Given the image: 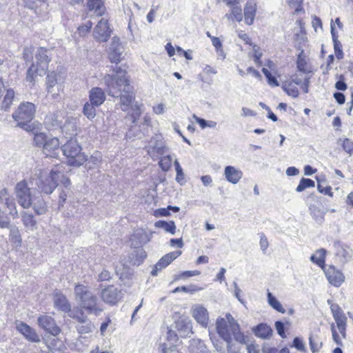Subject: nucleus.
<instances>
[{
    "mask_svg": "<svg viewBox=\"0 0 353 353\" xmlns=\"http://www.w3.org/2000/svg\"><path fill=\"white\" fill-rule=\"evenodd\" d=\"M268 303V304L277 312L284 314L285 312V310L281 305V303L276 299V298L273 296V294L268 292L267 294Z\"/></svg>",
    "mask_w": 353,
    "mask_h": 353,
    "instance_id": "a19ab883",
    "label": "nucleus"
},
{
    "mask_svg": "<svg viewBox=\"0 0 353 353\" xmlns=\"http://www.w3.org/2000/svg\"><path fill=\"white\" fill-rule=\"evenodd\" d=\"M256 12V3L254 0H248L244 7L245 23L250 26L254 23Z\"/></svg>",
    "mask_w": 353,
    "mask_h": 353,
    "instance_id": "393cba45",
    "label": "nucleus"
},
{
    "mask_svg": "<svg viewBox=\"0 0 353 353\" xmlns=\"http://www.w3.org/2000/svg\"><path fill=\"white\" fill-rule=\"evenodd\" d=\"M334 249L335 257L340 263L343 265L352 259L353 250L347 245L341 241H335Z\"/></svg>",
    "mask_w": 353,
    "mask_h": 353,
    "instance_id": "f8f14e48",
    "label": "nucleus"
},
{
    "mask_svg": "<svg viewBox=\"0 0 353 353\" xmlns=\"http://www.w3.org/2000/svg\"><path fill=\"white\" fill-rule=\"evenodd\" d=\"M145 149L148 154L154 160L158 159L159 156L164 154L168 151V148L163 141L161 134H155L152 137L145 146Z\"/></svg>",
    "mask_w": 353,
    "mask_h": 353,
    "instance_id": "6e6552de",
    "label": "nucleus"
},
{
    "mask_svg": "<svg viewBox=\"0 0 353 353\" xmlns=\"http://www.w3.org/2000/svg\"><path fill=\"white\" fill-rule=\"evenodd\" d=\"M61 149L70 166L80 167L88 160V156L81 152L82 148L75 139H69Z\"/></svg>",
    "mask_w": 353,
    "mask_h": 353,
    "instance_id": "20e7f679",
    "label": "nucleus"
},
{
    "mask_svg": "<svg viewBox=\"0 0 353 353\" xmlns=\"http://www.w3.org/2000/svg\"><path fill=\"white\" fill-rule=\"evenodd\" d=\"M174 164L176 172V180L179 183H181V181L183 179V177H184L183 169L181 167V165H180V164H179V161L177 160L174 161Z\"/></svg>",
    "mask_w": 353,
    "mask_h": 353,
    "instance_id": "680f3d73",
    "label": "nucleus"
},
{
    "mask_svg": "<svg viewBox=\"0 0 353 353\" xmlns=\"http://www.w3.org/2000/svg\"><path fill=\"white\" fill-rule=\"evenodd\" d=\"M151 238L152 233H148L143 229L139 228L134 230L130 240L132 245L137 247L147 243Z\"/></svg>",
    "mask_w": 353,
    "mask_h": 353,
    "instance_id": "5701e85b",
    "label": "nucleus"
},
{
    "mask_svg": "<svg viewBox=\"0 0 353 353\" xmlns=\"http://www.w3.org/2000/svg\"><path fill=\"white\" fill-rule=\"evenodd\" d=\"M101 154L99 152H95L88 160L85 167L88 169H92L98 167L101 162Z\"/></svg>",
    "mask_w": 353,
    "mask_h": 353,
    "instance_id": "37998d69",
    "label": "nucleus"
},
{
    "mask_svg": "<svg viewBox=\"0 0 353 353\" xmlns=\"http://www.w3.org/2000/svg\"><path fill=\"white\" fill-rule=\"evenodd\" d=\"M254 334L263 339H269L272 334V328L265 323H261L253 329Z\"/></svg>",
    "mask_w": 353,
    "mask_h": 353,
    "instance_id": "2f4dec72",
    "label": "nucleus"
},
{
    "mask_svg": "<svg viewBox=\"0 0 353 353\" xmlns=\"http://www.w3.org/2000/svg\"><path fill=\"white\" fill-rule=\"evenodd\" d=\"M182 252L180 250L171 252L168 254H166L163 257L160 259V260L156 263L153 270L151 272V274L153 276H156L158 274V272L161 270L165 268L168 265H170L174 259L178 258Z\"/></svg>",
    "mask_w": 353,
    "mask_h": 353,
    "instance_id": "6ab92c4d",
    "label": "nucleus"
},
{
    "mask_svg": "<svg viewBox=\"0 0 353 353\" xmlns=\"http://www.w3.org/2000/svg\"><path fill=\"white\" fill-rule=\"evenodd\" d=\"M34 64L39 68L40 76L46 74L48 68V64L51 61V51L44 48H37L35 52Z\"/></svg>",
    "mask_w": 353,
    "mask_h": 353,
    "instance_id": "9b49d317",
    "label": "nucleus"
},
{
    "mask_svg": "<svg viewBox=\"0 0 353 353\" xmlns=\"http://www.w3.org/2000/svg\"><path fill=\"white\" fill-rule=\"evenodd\" d=\"M103 81L108 94L113 97H119V95L123 92V87L130 84L126 77H115L111 74L105 75Z\"/></svg>",
    "mask_w": 353,
    "mask_h": 353,
    "instance_id": "0eeeda50",
    "label": "nucleus"
},
{
    "mask_svg": "<svg viewBox=\"0 0 353 353\" xmlns=\"http://www.w3.org/2000/svg\"><path fill=\"white\" fill-rule=\"evenodd\" d=\"M119 97L120 98L119 105L121 109L123 112L128 111L135 99L133 88L130 84L125 85Z\"/></svg>",
    "mask_w": 353,
    "mask_h": 353,
    "instance_id": "dca6fc26",
    "label": "nucleus"
},
{
    "mask_svg": "<svg viewBox=\"0 0 353 353\" xmlns=\"http://www.w3.org/2000/svg\"><path fill=\"white\" fill-rule=\"evenodd\" d=\"M37 323L40 327L53 336H57L61 332L52 316L41 315L37 319Z\"/></svg>",
    "mask_w": 353,
    "mask_h": 353,
    "instance_id": "a211bd4d",
    "label": "nucleus"
},
{
    "mask_svg": "<svg viewBox=\"0 0 353 353\" xmlns=\"http://www.w3.org/2000/svg\"><path fill=\"white\" fill-rule=\"evenodd\" d=\"M259 245L261 250L265 252L269 247L268 240L263 233L260 234V241Z\"/></svg>",
    "mask_w": 353,
    "mask_h": 353,
    "instance_id": "0e129e2a",
    "label": "nucleus"
},
{
    "mask_svg": "<svg viewBox=\"0 0 353 353\" xmlns=\"http://www.w3.org/2000/svg\"><path fill=\"white\" fill-rule=\"evenodd\" d=\"M16 328L28 341L33 343L40 341V336L36 331L28 324L22 321L16 322Z\"/></svg>",
    "mask_w": 353,
    "mask_h": 353,
    "instance_id": "4be33fe9",
    "label": "nucleus"
},
{
    "mask_svg": "<svg viewBox=\"0 0 353 353\" xmlns=\"http://www.w3.org/2000/svg\"><path fill=\"white\" fill-rule=\"evenodd\" d=\"M230 8V12L227 13L225 17L229 20L240 22L243 20V13L239 1L228 5Z\"/></svg>",
    "mask_w": 353,
    "mask_h": 353,
    "instance_id": "bb28decb",
    "label": "nucleus"
},
{
    "mask_svg": "<svg viewBox=\"0 0 353 353\" xmlns=\"http://www.w3.org/2000/svg\"><path fill=\"white\" fill-rule=\"evenodd\" d=\"M100 297L105 303L115 305L122 299L123 294L118 288L110 285L101 289Z\"/></svg>",
    "mask_w": 353,
    "mask_h": 353,
    "instance_id": "9d476101",
    "label": "nucleus"
},
{
    "mask_svg": "<svg viewBox=\"0 0 353 353\" xmlns=\"http://www.w3.org/2000/svg\"><path fill=\"white\" fill-rule=\"evenodd\" d=\"M36 74L40 76L39 68L37 67L34 63H32L27 72L26 81L29 82L34 81Z\"/></svg>",
    "mask_w": 353,
    "mask_h": 353,
    "instance_id": "8fccbe9b",
    "label": "nucleus"
},
{
    "mask_svg": "<svg viewBox=\"0 0 353 353\" xmlns=\"http://www.w3.org/2000/svg\"><path fill=\"white\" fill-rule=\"evenodd\" d=\"M282 88L288 95L293 98H296L299 95V91L297 87L293 84V81H285L282 84Z\"/></svg>",
    "mask_w": 353,
    "mask_h": 353,
    "instance_id": "4c0bfd02",
    "label": "nucleus"
},
{
    "mask_svg": "<svg viewBox=\"0 0 353 353\" xmlns=\"http://www.w3.org/2000/svg\"><path fill=\"white\" fill-rule=\"evenodd\" d=\"M146 257V253L141 246H137L129 255V263L132 265H140Z\"/></svg>",
    "mask_w": 353,
    "mask_h": 353,
    "instance_id": "cd10ccee",
    "label": "nucleus"
},
{
    "mask_svg": "<svg viewBox=\"0 0 353 353\" xmlns=\"http://www.w3.org/2000/svg\"><path fill=\"white\" fill-rule=\"evenodd\" d=\"M34 142L36 146L42 148L43 153L47 157H58L60 148L59 139L48 137L43 132H37L34 135Z\"/></svg>",
    "mask_w": 353,
    "mask_h": 353,
    "instance_id": "39448f33",
    "label": "nucleus"
},
{
    "mask_svg": "<svg viewBox=\"0 0 353 353\" xmlns=\"http://www.w3.org/2000/svg\"><path fill=\"white\" fill-rule=\"evenodd\" d=\"M134 112L131 114V118L132 120V123H135L139 119L141 115V110L139 105L138 104H135L133 108Z\"/></svg>",
    "mask_w": 353,
    "mask_h": 353,
    "instance_id": "338daca9",
    "label": "nucleus"
},
{
    "mask_svg": "<svg viewBox=\"0 0 353 353\" xmlns=\"http://www.w3.org/2000/svg\"><path fill=\"white\" fill-rule=\"evenodd\" d=\"M172 159L170 155L162 157L159 162V167L164 172H168L172 165Z\"/></svg>",
    "mask_w": 353,
    "mask_h": 353,
    "instance_id": "3c124183",
    "label": "nucleus"
},
{
    "mask_svg": "<svg viewBox=\"0 0 353 353\" xmlns=\"http://www.w3.org/2000/svg\"><path fill=\"white\" fill-rule=\"evenodd\" d=\"M89 99L90 103L96 106H100L105 100V94L101 88L95 87L90 90Z\"/></svg>",
    "mask_w": 353,
    "mask_h": 353,
    "instance_id": "c85d7f7f",
    "label": "nucleus"
},
{
    "mask_svg": "<svg viewBox=\"0 0 353 353\" xmlns=\"http://www.w3.org/2000/svg\"><path fill=\"white\" fill-rule=\"evenodd\" d=\"M262 72L267 78L268 83L272 87L279 86V82L276 78L273 76L267 68H262Z\"/></svg>",
    "mask_w": 353,
    "mask_h": 353,
    "instance_id": "864d4df0",
    "label": "nucleus"
},
{
    "mask_svg": "<svg viewBox=\"0 0 353 353\" xmlns=\"http://www.w3.org/2000/svg\"><path fill=\"white\" fill-rule=\"evenodd\" d=\"M191 314L195 321L203 327H207L209 323V313L202 305L196 304L192 307Z\"/></svg>",
    "mask_w": 353,
    "mask_h": 353,
    "instance_id": "aec40b11",
    "label": "nucleus"
},
{
    "mask_svg": "<svg viewBox=\"0 0 353 353\" xmlns=\"http://www.w3.org/2000/svg\"><path fill=\"white\" fill-rule=\"evenodd\" d=\"M63 165H57L50 172L37 169L32 177V183L37 186V190L43 194H50L61 184H68L69 179L62 171Z\"/></svg>",
    "mask_w": 353,
    "mask_h": 353,
    "instance_id": "f257e3e1",
    "label": "nucleus"
},
{
    "mask_svg": "<svg viewBox=\"0 0 353 353\" xmlns=\"http://www.w3.org/2000/svg\"><path fill=\"white\" fill-rule=\"evenodd\" d=\"M191 353H208V350L204 343L200 339H192L190 343Z\"/></svg>",
    "mask_w": 353,
    "mask_h": 353,
    "instance_id": "c9c22d12",
    "label": "nucleus"
},
{
    "mask_svg": "<svg viewBox=\"0 0 353 353\" xmlns=\"http://www.w3.org/2000/svg\"><path fill=\"white\" fill-rule=\"evenodd\" d=\"M10 230L9 239L12 245L19 248L21 245V237L19 228L15 225H11L8 228Z\"/></svg>",
    "mask_w": 353,
    "mask_h": 353,
    "instance_id": "473e14b6",
    "label": "nucleus"
},
{
    "mask_svg": "<svg viewBox=\"0 0 353 353\" xmlns=\"http://www.w3.org/2000/svg\"><path fill=\"white\" fill-rule=\"evenodd\" d=\"M15 194L19 204L25 209L31 207V201L34 196L30 192V188H28L26 181H21L17 183L15 186Z\"/></svg>",
    "mask_w": 353,
    "mask_h": 353,
    "instance_id": "1a4fd4ad",
    "label": "nucleus"
},
{
    "mask_svg": "<svg viewBox=\"0 0 353 353\" xmlns=\"http://www.w3.org/2000/svg\"><path fill=\"white\" fill-rule=\"evenodd\" d=\"M170 214L168 206L167 208H159L154 212V215L156 217L168 216Z\"/></svg>",
    "mask_w": 353,
    "mask_h": 353,
    "instance_id": "69168bd1",
    "label": "nucleus"
},
{
    "mask_svg": "<svg viewBox=\"0 0 353 353\" xmlns=\"http://www.w3.org/2000/svg\"><path fill=\"white\" fill-rule=\"evenodd\" d=\"M31 206L32 207L34 212L38 215H42L48 211V206L46 202L41 196H34L31 201Z\"/></svg>",
    "mask_w": 353,
    "mask_h": 353,
    "instance_id": "c756f323",
    "label": "nucleus"
},
{
    "mask_svg": "<svg viewBox=\"0 0 353 353\" xmlns=\"http://www.w3.org/2000/svg\"><path fill=\"white\" fill-rule=\"evenodd\" d=\"M216 330L226 343L232 342V336L241 344L247 343L246 337L240 331L239 325L230 313H227L225 317L219 316L216 319Z\"/></svg>",
    "mask_w": 353,
    "mask_h": 353,
    "instance_id": "f03ea898",
    "label": "nucleus"
},
{
    "mask_svg": "<svg viewBox=\"0 0 353 353\" xmlns=\"http://www.w3.org/2000/svg\"><path fill=\"white\" fill-rule=\"evenodd\" d=\"M331 331H332V339L334 341V342L338 345H341L342 344L341 340L343 337L342 336V335L339 336V334L337 333L334 323L331 324Z\"/></svg>",
    "mask_w": 353,
    "mask_h": 353,
    "instance_id": "e2e57ef3",
    "label": "nucleus"
},
{
    "mask_svg": "<svg viewBox=\"0 0 353 353\" xmlns=\"http://www.w3.org/2000/svg\"><path fill=\"white\" fill-rule=\"evenodd\" d=\"M111 30L107 19H101L93 31V37L99 42H105L110 37Z\"/></svg>",
    "mask_w": 353,
    "mask_h": 353,
    "instance_id": "2eb2a0df",
    "label": "nucleus"
},
{
    "mask_svg": "<svg viewBox=\"0 0 353 353\" xmlns=\"http://www.w3.org/2000/svg\"><path fill=\"white\" fill-rule=\"evenodd\" d=\"M331 34L334 46L335 55L338 59H341L343 57V53L341 49V44L338 40V35L335 31L332 22L331 23Z\"/></svg>",
    "mask_w": 353,
    "mask_h": 353,
    "instance_id": "f704fd0d",
    "label": "nucleus"
},
{
    "mask_svg": "<svg viewBox=\"0 0 353 353\" xmlns=\"http://www.w3.org/2000/svg\"><path fill=\"white\" fill-rule=\"evenodd\" d=\"M112 278L111 274L109 271L103 270L98 276V281H109Z\"/></svg>",
    "mask_w": 353,
    "mask_h": 353,
    "instance_id": "774afa93",
    "label": "nucleus"
},
{
    "mask_svg": "<svg viewBox=\"0 0 353 353\" xmlns=\"http://www.w3.org/2000/svg\"><path fill=\"white\" fill-rule=\"evenodd\" d=\"M54 306L57 310L68 313L70 312L71 305L66 296L60 292H56L53 294Z\"/></svg>",
    "mask_w": 353,
    "mask_h": 353,
    "instance_id": "b1692460",
    "label": "nucleus"
},
{
    "mask_svg": "<svg viewBox=\"0 0 353 353\" xmlns=\"http://www.w3.org/2000/svg\"><path fill=\"white\" fill-rule=\"evenodd\" d=\"M74 297L81 309L88 314L99 315L103 311L97 296L88 286L77 284L74 287Z\"/></svg>",
    "mask_w": 353,
    "mask_h": 353,
    "instance_id": "7ed1b4c3",
    "label": "nucleus"
},
{
    "mask_svg": "<svg viewBox=\"0 0 353 353\" xmlns=\"http://www.w3.org/2000/svg\"><path fill=\"white\" fill-rule=\"evenodd\" d=\"M330 310L341 335L345 338L347 326V317L338 304H330Z\"/></svg>",
    "mask_w": 353,
    "mask_h": 353,
    "instance_id": "ddd939ff",
    "label": "nucleus"
},
{
    "mask_svg": "<svg viewBox=\"0 0 353 353\" xmlns=\"http://www.w3.org/2000/svg\"><path fill=\"white\" fill-rule=\"evenodd\" d=\"M87 8L89 11H94L97 16H103L106 10L102 0H87Z\"/></svg>",
    "mask_w": 353,
    "mask_h": 353,
    "instance_id": "7c9ffc66",
    "label": "nucleus"
},
{
    "mask_svg": "<svg viewBox=\"0 0 353 353\" xmlns=\"http://www.w3.org/2000/svg\"><path fill=\"white\" fill-rule=\"evenodd\" d=\"M15 93L12 89H8L3 97V100L1 106L2 110L7 111L10 109L14 98Z\"/></svg>",
    "mask_w": 353,
    "mask_h": 353,
    "instance_id": "79ce46f5",
    "label": "nucleus"
},
{
    "mask_svg": "<svg viewBox=\"0 0 353 353\" xmlns=\"http://www.w3.org/2000/svg\"><path fill=\"white\" fill-rule=\"evenodd\" d=\"M64 189L61 190V192L59 194V204L61 206H63L65 201H66V199L70 194H71V190L70 188V181L69 180L68 184H62Z\"/></svg>",
    "mask_w": 353,
    "mask_h": 353,
    "instance_id": "de8ad7c7",
    "label": "nucleus"
},
{
    "mask_svg": "<svg viewBox=\"0 0 353 353\" xmlns=\"http://www.w3.org/2000/svg\"><path fill=\"white\" fill-rule=\"evenodd\" d=\"M36 112V107L30 102H22L13 112L12 118L17 122V126L24 128L30 122Z\"/></svg>",
    "mask_w": 353,
    "mask_h": 353,
    "instance_id": "423d86ee",
    "label": "nucleus"
},
{
    "mask_svg": "<svg viewBox=\"0 0 353 353\" xmlns=\"http://www.w3.org/2000/svg\"><path fill=\"white\" fill-rule=\"evenodd\" d=\"M325 253L326 251L325 249H320L311 256L310 260L319 267L323 268L325 265Z\"/></svg>",
    "mask_w": 353,
    "mask_h": 353,
    "instance_id": "58836bf2",
    "label": "nucleus"
},
{
    "mask_svg": "<svg viewBox=\"0 0 353 353\" xmlns=\"http://www.w3.org/2000/svg\"><path fill=\"white\" fill-rule=\"evenodd\" d=\"M302 3L303 0H289V5L291 8H294L295 14L303 12Z\"/></svg>",
    "mask_w": 353,
    "mask_h": 353,
    "instance_id": "4d7b16f0",
    "label": "nucleus"
},
{
    "mask_svg": "<svg viewBox=\"0 0 353 353\" xmlns=\"http://www.w3.org/2000/svg\"><path fill=\"white\" fill-rule=\"evenodd\" d=\"M324 272L329 283L335 287L341 286L345 281L343 274L334 265L325 268Z\"/></svg>",
    "mask_w": 353,
    "mask_h": 353,
    "instance_id": "412c9836",
    "label": "nucleus"
},
{
    "mask_svg": "<svg viewBox=\"0 0 353 353\" xmlns=\"http://www.w3.org/2000/svg\"><path fill=\"white\" fill-rule=\"evenodd\" d=\"M154 226L157 228H161L165 232L174 235L176 233V227L174 221H158L155 222Z\"/></svg>",
    "mask_w": 353,
    "mask_h": 353,
    "instance_id": "72a5a7b5",
    "label": "nucleus"
},
{
    "mask_svg": "<svg viewBox=\"0 0 353 353\" xmlns=\"http://www.w3.org/2000/svg\"><path fill=\"white\" fill-rule=\"evenodd\" d=\"M46 90L53 99H57L62 90V85L58 83V74L54 72L48 74L46 79Z\"/></svg>",
    "mask_w": 353,
    "mask_h": 353,
    "instance_id": "f3484780",
    "label": "nucleus"
},
{
    "mask_svg": "<svg viewBox=\"0 0 353 353\" xmlns=\"http://www.w3.org/2000/svg\"><path fill=\"white\" fill-rule=\"evenodd\" d=\"M309 210L310 214L316 221H323L325 212L319 207L313 205L309 208Z\"/></svg>",
    "mask_w": 353,
    "mask_h": 353,
    "instance_id": "49530a36",
    "label": "nucleus"
},
{
    "mask_svg": "<svg viewBox=\"0 0 353 353\" xmlns=\"http://www.w3.org/2000/svg\"><path fill=\"white\" fill-rule=\"evenodd\" d=\"M193 118L194 119L195 121L199 125V126L202 129H205V128H216L217 125V123L214 121H207L204 119L196 117V115L193 116Z\"/></svg>",
    "mask_w": 353,
    "mask_h": 353,
    "instance_id": "c03bdc74",
    "label": "nucleus"
},
{
    "mask_svg": "<svg viewBox=\"0 0 353 353\" xmlns=\"http://www.w3.org/2000/svg\"><path fill=\"white\" fill-rule=\"evenodd\" d=\"M201 274V272L199 270H193V271H184L179 274L176 276V280L184 279L188 277H192L194 276H198Z\"/></svg>",
    "mask_w": 353,
    "mask_h": 353,
    "instance_id": "6e6d98bb",
    "label": "nucleus"
},
{
    "mask_svg": "<svg viewBox=\"0 0 353 353\" xmlns=\"http://www.w3.org/2000/svg\"><path fill=\"white\" fill-rule=\"evenodd\" d=\"M3 203L6 205L11 214L13 215L14 213L17 214L15 202L11 196L7 199Z\"/></svg>",
    "mask_w": 353,
    "mask_h": 353,
    "instance_id": "bf43d9fd",
    "label": "nucleus"
},
{
    "mask_svg": "<svg viewBox=\"0 0 353 353\" xmlns=\"http://www.w3.org/2000/svg\"><path fill=\"white\" fill-rule=\"evenodd\" d=\"M339 141L342 142L341 145L346 152L349 154H352V152H353V141L348 139H345L343 140L339 139Z\"/></svg>",
    "mask_w": 353,
    "mask_h": 353,
    "instance_id": "052dcab7",
    "label": "nucleus"
},
{
    "mask_svg": "<svg viewBox=\"0 0 353 353\" xmlns=\"http://www.w3.org/2000/svg\"><path fill=\"white\" fill-rule=\"evenodd\" d=\"M314 181L310 179L302 178L299 182V184L296 188V191L298 192H303L308 188L314 187Z\"/></svg>",
    "mask_w": 353,
    "mask_h": 353,
    "instance_id": "09e8293b",
    "label": "nucleus"
},
{
    "mask_svg": "<svg viewBox=\"0 0 353 353\" xmlns=\"http://www.w3.org/2000/svg\"><path fill=\"white\" fill-rule=\"evenodd\" d=\"M21 219L24 226L31 231L37 228V221L34 216L28 212H23L21 214Z\"/></svg>",
    "mask_w": 353,
    "mask_h": 353,
    "instance_id": "e433bc0d",
    "label": "nucleus"
},
{
    "mask_svg": "<svg viewBox=\"0 0 353 353\" xmlns=\"http://www.w3.org/2000/svg\"><path fill=\"white\" fill-rule=\"evenodd\" d=\"M92 26V23L90 21L85 22V24L79 26L77 29V32L79 36L84 37L85 36L90 30Z\"/></svg>",
    "mask_w": 353,
    "mask_h": 353,
    "instance_id": "5fc2aeb1",
    "label": "nucleus"
},
{
    "mask_svg": "<svg viewBox=\"0 0 353 353\" xmlns=\"http://www.w3.org/2000/svg\"><path fill=\"white\" fill-rule=\"evenodd\" d=\"M175 324L176 328L179 331H183L185 333L188 332L192 328L190 320L187 317H179V319L175 322Z\"/></svg>",
    "mask_w": 353,
    "mask_h": 353,
    "instance_id": "ea45409f",
    "label": "nucleus"
},
{
    "mask_svg": "<svg viewBox=\"0 0 353 353\" xmlns=\"http://www.w3.org/2000/svg\"><path fill=\"white\" fill-rule=\"evenodd\" d=\"M201 290H202L201 288L197 287L195 285H191L189 286L177 287L173 290V292L176 293L178 292H184L186 293L193 294V293L200 291Z\"/></svg>",
    "mask_w": 353,
    "mask_h": 353,
    "instance_id": "603ef678",
    "label": "nucleus"
},
{
    "mask_svg": "<svg viewBox=\"0 0 353 353\" xmlns=\"http://www.w3.org/2000/svg\"><path fill=\"white\" fill-rule=\"evenodd\" d=\"M224 176L228 182L236 184L242 178L243 172L234 166L228 165L224 169Z\"/></svg>",
    "mask_w": 353,
    "mask_h": 353,
    "instance_id": "a878e982",
    "label": "nucleus"
},
{
    "mask_svg": "<svg viewBox=\"0 0 353 353\" xmlns=\"http://www.w3.org/2000/svg\"><path fill=\"white\" fill-rule=\"evenodd\" d=\"M309 341H310V346L311 351L313 353H316V352H319V350H320V348L322 346V343L319 341V340H316L312 336L309 338Z\"/></svg>",
    "mask_w": 353,
    "mask_h": 353,
    "instance_id": "13d9d810",
    "label": "nucleus"
},
{
    "mask_svg": "<svg viewBox=\"0 0 353 353\" xmlns=\"http://www.w3.org/2000/svg\"><path fill=\"white\" fill-rule=\"evenodd\" d=\"M123 51V47L120 42L119 38L117 37H113L108 50V54L110 61L112 63H115L120 62L122 59Z\"/></svg>",
    "mask_w": 353,
    "mask_h": 353,
    "instance_id": "4468645a",
    "label": "nucleus"
},
{
    "mask_svg": "<svg viewBox=\"0 0 353 353\" xmlns=\"http://www.w3.org/2000/svg\"><path fill=\"white\" fill-rule=\"evenodd\" d=\"M97 106L92 103L86 102L83 106V112L88 119H92L96 116V108Z\"/></svg>",
    "mask_w": 353,
    "mask_h": 353,
    "instance_id": "a18cd8bd",
    "label": "nucleus"
}]
</instances>
